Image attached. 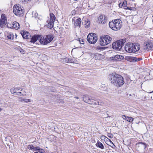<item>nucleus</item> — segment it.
Wrapping results in <instances>:
<instances>
[{
    "label": "nucleus",
    "instance_id": "nucleus-1",
    "mask_svg": "<svg viewBox=\"0 0 153 153\" xmlns=\"http://www.w3.org/2000/svg\"><path fill=\"white\" fill-rule=\"evenodd\" d=\"M108 78L111 82L116 86L121 87L125 83L123 78L119 74H110Z\"/></svg>",
    "mask_w": 153,
    "mask_h": 153
},
{
    "label": "nucleus",
    "instance_id": "nucleus-2",
    "mask_svg": "<svg viewBox=\"0 0 153 153\" xmlns=\"http://www.w3.org/2000/svg\"><path fill=\"white\" fill-rule=\"evenodd\" d=\"M140 48V45L137 43H128L125 45V51L129 53H134L138 51Z\"/></svg>",
    "mask_w": 153,
    "mask_h": 153
},
{
    "label": "nucleus",
    "instance_id": "nucleus-3",
    "mask_svg": "<svg viewBox=\"0 0 153 153\" xmlns=\"http://www.w3.org/2000/svg\"><path fill=\"white\" fill-rule=\"evenodd\" d=\"M109 25L110 28L115 31L119 30L122 26V22L119 19L114 20L109 22Z\"/></svg>",
    "mask_w": 153,
    "mask_h": 153
},
{
    "label": "nucleus",
    "instance_id": "nucleus-4",
    "mask_svg": "<svg viewBox=\"0 0 153 153\" xmlns=\"http://www.w3.org/2000/svg\"><path fill=\"white\" fill-rule=\"evenodd\" d=\"M54 38L53 35H47L44 37H41L39 39V42L42 45H46L51 42Z\"/></svg>",
    "mask_w": 153,
    "mask_h": 153
},
{
    "label": "nucleus",
    "instance_id": "nucleus-5",
    "mask_svg": "<svg viewBox=\"0 0 153 153\" xmlns=\"http://www.w3.org/2000/svg\"><path fill=\"white\" fill-rule=\"evenodd\" d=\"M83 100L87 103L94 105H101L99 100H96L94 98L90 97L86 95H84L83 97Z\"/></svg>",
    "mask_w": 153,
    "mask_h": 153
},
{
    "label": "nucleus",
    "instance_id": "nucleus-6",
    "mask_svg": "<svg viewBox=\"0 0 153 153\" xmlns=\"http://www.w3.org/2000/svg\"><path fill=\"white\" fill-rule=\"evenodd\" d=\"M126 42V40L125 39L117 41L113 43L112 48L114 49L119 51L121 49L122 46Z\"/></svg>",
    "mask_w": 153,
    "mask_h": 153
},
{
    "label": "nucleus",
    "instance_id": "nucleus-7",
    "mask_svg": "<svg viewBox=\"0 0 153 153\" xmlns=\"http://www.w3.org/2000/svg\"><path fill=\"white\" fill-rule=\"evenodd\" d=\"M112 38L108 35L100 37V44L102 46H105L110 43Z\"/></svg>",
    "mask_w": 153,
    "mask_h": 153
},
{
    "label": "nucleus",
    "instance_id": "nucleus-8",
    "mask_svg": "<svg viewBox=\"0 0 153 153\" xmlns=\"http://www.w3.org/2000/svg\"><path fill=\"white\" fill-rule=\"evenodd\" d=\"M13 10L14 13L18 16H22L24 12V10L19 4L14 5Z\"/></svg>",
    "mask_w": 153,
    "mask_h": 153
},
{
    "label": "nucleus",
    "instance_id": "nucleus-9",
    "mask_svg": "<svg viewBox=\"0 0 153 153\" xmlns=\"http://www.w3.org/2000/svg\"><path fill=\"white\" fill-rule=\"evenodd\" d=\"M88 42L91 44L95 43L97 40V37L96 35L93 33H89L87 36Z\"/></svg>",
    "mask_w": 153,
    "mask_h": 153
},
{
    "label": "nucleus",
    "instance_id": "nucleus-10",
    "mask_svg": "<svg viewBox=\"0 0 153 153\" xmlns=\"http://www.w3.org/2000/svg\"><path fill=\"white\" fill-rule=\"evenodd\" d=\"M56 19L55 16L53 13H51L50 16V20L49 22H48L47 27L51 29L53 26V24ZM47 22H48L47 21Z\"/></svg>",
    "mask_w": 153,
    "mask_h": 153
},
{
    "label": "nucleus",
    "instance_id": "nucleus-11",
    "mask_svg": "<svg viewBox=\"0 0 153 153\" xmlns=\"http://www.w3.org/2000/svg\"><path fill=\"white\" fill-rule=\"evenodd\" d=\"M20 88H12L10 90V91L11 94H14L15 93L19 94H18V95L24 96L25 95V91L24 92H19V90Z\"/></svg>",
    "mask_w": 153,
    "mask_h": 153
},
{
    "label": "nucleus",
    "instance_id": "nucleus-12",
    "mask_svg": "<svg viewBox=\"0 0 153 153\" xmlns=\"http://www.w3.org/2000/svg\"><path fill=\"white\" fill-rule=\"evenodd\" d=\"M98 20L100 23L105 24L107 22V18L105 15H102L99 16Z\"/></svg>",
    "mask_w": 153,
    "mask_h": 153
},
{
    "label": "nucleus",
    "instance_id": "nucleus-13",
    "mask_svg": "<svg viewBox=\"0 0 153 153\" xmlns=\"http://www.w3.org/2000/svg\"><path fill=\"white\" fill-rule=\"evenodd\" d=\"M141 58H137L133 56H127L126 58V59L130 62H138L141 60Z\"/></svg>",
    "mask_w": 153,
    "mask_h": 153
},
{
    "label": "nucleus",
    "instance_id": "nucleus-14",
    "mask_svg": "<svg viewBox=\"0 0 153 153\" xmlns=\"http://www.w3.org/2000/svg\"><path fill=\"white\" fill-rule=\"evenodd\" d=\"M123 58V56L121 55H114L110 57L111 59L114 61H118L122 60Z\"/></svg>",
    "mask_w": 153,
    "mask_h": 153
},
{
    "label": "nucleus",
    "instance_id": "nucleus-15",
    "mask_svg": "<svg viewBox=\"0 0 153 153\" xmlns=\"http://www.w3.org/2000/svg\"><path fill=\"white\" fill-rule=\"evenodd\" d=\"M144 48L148 50L152 49L153 50V41H150L147 44H146L144 45Z\"/></svg>",
    "mask_w": 153,
    "mask_h": 153
},
{
    "label": "nucleus",
    "instance_id": "nucleus-16",
    "mask_svg": "<svg viewBox=\"0 0 153 153\" xmlns=\"http://www.w3.org/2000/svg\"><path fill=\"white\" fill-rule=\"evenodd\" d=\"M7 19L5 15L3 14L1 15V17L0 21V25L1 27L3 26L6 21Z\"/></svg>",
    "mask_w": 153,
    "mask_h": 153
},
{
    "label": "nucleus",
    "instance_id": "nucleus-17",
    "mask_svg": "<svg viewBox=\"0 0 153 153\" xmlns=\"http://www.w3.org/2000/svg\"><path fill=\"white\" fill-rule=\"evenodd\" d=\"M41 37L39 35H35L32 36L30 42L32 43H34L38 39H39V41Z\"/></svg>",
    "mask_w": 153,
    "mask_h": 153
},
{
    "label": "nucleus",
    "instance_id": "nucleus-18",
    "mask_svg": "<svg viewBox=\"0 0 153 153\" xmlns=\"http://www.w3.org/2000/svg\"><path fill=\"white\" fill-rule=\"evenodd\" d=\"M20 27L19 24L16 22H13L12 24V28L16 30H18Z\"/></svg>",
    "mask_w": 153,
    "mask_h": 153
},
{
    "label": "nucleus",
    "instance_id": "nucleus-19",
    "mask_svg": "<svg viewBox=\"0 0 153 153\" xmlns=\"http://www.w3.org/2000/svg\"><path fill=\"white\" fill-rule=\"evenodd\" d=\"M32 17L35 18H38L39 20H41L42 19V17L40 16H38V14L36 11H33L32 13Z\"/></svg>",
    "mask_w": 153,
    "mask_h": 153
},
{
    "label": "nucleus",
    "instance_id": "nucleus-20",
    "mask_svg": "<svg viewBox=\"0 0 153 153\" xmlns=\"http://www.w3.org/2000/svg\"><path fill=\"white\" fill-rule=\"evenodd\" d=\"M64 62L68 63H72L74 62L73 59L71 58H66L63 59Z\"/></svg>",
    "mask_w": 153,
    "mask_h": 153
},
{
    "label": "nucleus",
    "instance_id": "nucleus-21",
    "mask_svg": "<svg viewBox=\"0 0 153 153\" xmlns=\"http://www.w3.org/2000/svg\"><path fill=\"white\" fill-rule=\"evenodd\" d=\"M81 18H79L77 19L75 21L74 24L75 26H78L79 27L81 25Z\"/></svg>",
    "mask_w": 153,
    "mask_h": 153
},
{
    "label": "nucleus",
    "instance_id": "nucleus-22",
    "mask_svg": "<svg viewBox=\"0 0 153 153\" xmlns=\"http://www.w3.org/2000/svg\"><path fill=\"white\" fill-rule=\"evenodd\" d=\"M104 57V56L99 54H96L94 55V56L93 57L95 59L101 60Z\"/></svg>",
    "mask_w": 153,
    "mask_h": 153
},
{
    "label": "nucleus",
    "instance_id": "nucleus-23",
    "mask_svg": "<svg viewBox=\"0 0 153 153\" xmlns=\"http://www.w3.org/2000/svg\"><path fill=\"white\" fill-rule=\"evenodd\" d=\"M21 34L22 35L23 38L25 39H27L28 38L29 33L27 32L24 31L21 32Z\"/></svg>",
    "mask_w": 153,
    "mask_h": 153
},
{
    "label": "nucleus",
    "instance_id": "nucleus-24",
    "mask_svg": "<svg viewBox=\"0 0 153 153\" xmlns=\"http://www.w3.org/2000/svg\"><path fill=\"white\" fill-rule=\"evenodd\" d=\"M5 37L9 39H13L14 36L13 34L11 33H7L5 35Z\"/></svg>",
    "mask_w": 153,
    "mask_h": 153
},
{
    "label": "nucleus",
    "instance_id": "nucleus-25",
    "mask_svg": "<svg viewBox=\"0 0 153 153\" xmlns=\"http://www.w3.org/2000/svg\"><path fill=\"white\" fill-rule=\"evenodd\" d=\"M122 117L125 120L130 123L132 122L134 120V119L133 118L130 117L125 115L122 116Z\"/></svg>",
    "mask_w": 153,
    "mask_h": 153
},
{
    "label": "nucleus",
    "instance_id": "nucleus-26",
    "mask_svg": "<svg viewBox=\"0 0 153 153\" xmlns=\"http://www.w3.org/2000/svg\"><path fill=\"white\" fill-rule=\"evenodd\" d=\"M11 137H5V140L6 141V143L9 146H11L12 144L10 141Z\"/></svg>",
    "mask_w": 153,
    "mask_h": 153
},
{
    "label": "nucleus",
    "instance_id": "nucleus-27",
    "mask_svg": "<svg viewBox=\"0 0 153 153\" xmlns=\"http://www.w3.org/2000/svg\"><path fill=\"white\" fill-rule=\"evenodd\" d=\"M96 145L97 147L102 150H103L105 149L104 146L103 144L99 141H97Z\"/></svg>",
    "mask_w": 153,
    "mask_h": 153
},
{
    "label": "nucleus",
    "instance_id": "nucleus-28",
    "mask_svg": "<svg viewBox=\"0 0 153 153\" xmlns=\"http://www.w3.org/2000/svg\"><path fill=\"white\" fill-rule=\"evenodd\" d=\"M123 5V8L125 9H128V7L126 6L127 2L126 1L124 0L122 2Z\"/></svg>",
    "mask_w": 153,
    "mask_h": 153
},
{
    "label": "nucleus",
    "instance_id": "nucleus-29",
    "mask_svg": "<svg viewBox=\"0 0 153 153\" xmlns=\"http://www.w3.org/2000/svg\"><path fill=\"white\" fill-rule=\"evenodd\" d=\"M27 148L29 150H32L34 151V147L32 145H28Z\"/></svg>",
    "mask_w": 153,
    "mask_h": 153
},
{
    "label": "nucleus",
    "instance_id": "nucleus-30",
    "mask_svg": "<svg viewBox=\"0 0 153 153\" xmlns=\"http://www.w3.org/2000/svg\"><path fill=\"white\" fill-rule=\"evenodd\" d=\"M104 137H105V138L104 139H105L106 138V140L108 139V141L109 140V141L110 142V144H111L112 145H113L114 147H115V145L112 142L111 140L108 138L107 137H105L104 136Z\"/></svg>",
    "mask_w": 153,
    "mask_h": 153
},
{
    "label": "nucleus",
    "instance_id": "nucleus-31",
    "mask_svg": "<svg viewBox=\"0 0 153 153\" xmlns=\"http://www.w3.org/2000/svg\"><path fill=\"white\" fill-rule=\"evenodd\" d=\"M31 100L30 99H23L22 100V102H31Z\"/></svg>",
    "mask_w": 153,
    "mask_h": 153
},
{
    "label": "nucleus",
    "instance_id": "nucleus-32",
    "mask_svg": "<svg viewBox=\"0 0 153 153\" xmlns=\"http://www.w3.org/2000/svg\"><path fill=\"white\" fill-rule=\"evenodd\" d=\"M31 0H21V1L24 4H27Z\"/></svg>",
    "mask_w": 153,
    "mask_h": 153
},
{
    "label": "nucleus",
    "instance_id": "nucleus-33",
    "mask_svg": "<svg viewBox=\"0 0 153 153\" xmlns=\"http://www.w3.org/2000/svg\"><path fill=\"white\" fill-rule=\"evenodd\" d=\"M90 24V22L89 21H88L87 22V23L85 24V25H86V26L85 27H87V28H88L89 27Z\"/></svg>",
    "mask_w": 153,
    "mask_h": 153
},
{
    "label": "nucleus",
    "instance_id": "nucleus-34",
    "mask_svg": "<svg viewBox=\"0 0 153 153\" xmlns=\"http://www.w3.org/2000/svg\"><path fill=\"white\" fill-rule=\"evenodd\" d=\"M107 136L111 138H112L113 137V135L110 133H108L107 134Z\"/></svg>",
    "mask_w": 153,
    "mask_h": 153
},
{
    "label": "nucleus",
    "instance_id": "nucleus-35",
    "mask_svg": "<svg viewBox=\"0 0 153 153\" xmlns=\"http://www.w3.org/2000/svg\"><path fill=\"white\" fill-rule=\"evenodd\" d=\"M40 147L38 146H37L36 147H34V151H39V149Z\"/></svg>",
    "mask_w": 153,
    "mask_h": 153
},
{
    "label": "nucleus",
    "instance_id": "nucleus-36",
    "mask_svg": "<svg viewBox=\"0 0 153 153\" xmlns=\"http://www.w3.org/2000/svg\"><path fill=\"white\" fill-rule=\"evenodd\" d=\"M38 152L40 153H44L45 152V151L42 149H41L40 148Z\"/></svg>",
    "mask_w": 153,
    "mask_h": 153
},
{
    "label": "nucleus",
    "instance_id": "nucleus-37",
    "mask_svg": "<svg viewBox=\"0 0 153 153\" xmlns=\"http://www.w3.org/2000/svg\"><path fill=\"white\" fill-rule=\"evenodd\" d=\"M119 6L120 8H123V5L122 2H121L119 4Z\"/></svg>",
    "mask_w": 153,
    "mask_h": 153
},
{
    "label": "nucleus",
    "instance_id": "nucleus-38",
    "mask_svg": "<svg viewBox=\"0 0 153 153\" xmlns=\"http://www.w3.org/2000/svg\"><path fill=\"white\" fill-rule=\"evenodd\" d=\"M79 42L80 44H83L84 41L82 40V39H81V40L79 39Z\"/></svg>",
    "mask_w": 153,
    "mask_h": 153
},
{
    "label": "nucleus",
    "instance_id": "nucleus-39",
    "mask_svg": "<svg viewBox=\"0 0 153 153\" xmlns=\"http://www.w3.org/2000/svg\"><path fill=\"white\" fill-rule=\"evenodd\" d=\"M20 52L21 53H22V54H24V51L23 50V49H21L20 50H19Z\"/></svg>",
    "mask_w": 153,
    "mask_h": 153
},
{
    "label": "nucleus",
    "instance_id": "nucleus-40",
    "mask_svg": "<svg viewBox=\"0 0 153 153\" xmlns=\"http://www.w3.org/2000/svg\"><path fill=\"white\" fill-rule=\"evenodd\" d=\"M142 144L144 146V148H146V147L147 145L145 143H142Z\"/></svg>",
    "mask_w": 153,
    "mask_h": 153
},
{
    "label": "nucleus",
    "instance_id": "nucleus-41",
    "mask_svg": "<svg viewBox=\"0 0 153 153\" xmlns=\"http://www.w3.org/2000/svg\"><path fill=\"white\" fill-rule=\"evenodd\" d=\"M74 98H76L77 99H79V97H74Z\"/></svg>",
    "mask_w": 153,
    "mask_h": 153
},
{
    "label": "nucleus",
    "instance_id": "nucleus-42",
    "mask_svg": "<svg viewBox=\"0 0 153 153\" xmlns=\"http://www.w3.org/2000/svg\"><path fill=\"white\" fill-rule=\"evenodd\" d=\"M101 49V47H100V48H98V49Z\"/></svg>",
    "mask_w": 153,
    "mask_h": 153
},
{
    "label": "nucleus",
    "instance_id": "nucleus-43",
    "mask_svg": "<svg viewBox=\"0 0 153 153\" xmlns=\"http://www.w3.org/2000/svg\"><path fill=\"white\" fill-rule=\"evenodd\" d=\"M2 110V109L1 108H0V111H1Z\"/></svg>",
    "mask_w": 153,
    "mask_h": 153
},
{
    "label": "nucleus",
    "instance_id": "nucleus-44",
    "mask_svg": "<svg viewBox=\"0 0 153 153\" xmlns=\"http://www.w3.org/2000/svg\"><path fill=\"white\" fill-rule=\"evenodd\" d=\"M114 147V146L113 145L112 146V148H114V147Z\"/></svg>",
    "mask_w": 153,
    "mask_h": 153
},
{
    "label": "nucleus",
    "instance_id": "nucleus-45",
    "mask_svg": "<svg viewBox=\"0 0 153 153\" xmlns=\"http://www.w3.org/2000/svg\"><path fill=\"white\" fill-rule=\"evenodd\" d=\"M34 153H39L38 152H34Z\"/></svg>",
    "mask_w": 153,
    "mask_h": 153
},
{
    "label": "nucleus",
    "instance_id": "nucleus-46",
    "mask_svg": "<svg viewBox=\"0 0 153 153\" xmlns=\"http://www.w3.org/2000/svg\"><path fill=\"white\" fill-rule=\"evenodd\" d=\"M153 92V91H152L151 92H150V93H152Z\"/></svg>",
    "mask_w": 153,
    "mask_h": 153
},
{
    "label": "nucleus",
    "instance_id": "nucleus-47",
    "mask_svg": "<svg viewBox=\"0 0 153 153\" xmlns=\"http://www.w3.org/2000/svg\"><path fill=\"white\" fill-rule=\"evenodd\" d=\"M152 22H153V21H152Z\"/></svg>",
    "mask_w": 153,
    "mask_h": 153
}]
</instances>
